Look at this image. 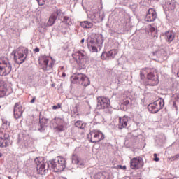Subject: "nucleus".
<instances>
[{"instance_id": "9", "label": "nucleus", "mask_w": 179, "mask_h": 179, "mask_svg": "<svg viewBox=\"0 0 179 179\" xmlns=\"http://www.w3.org/2000/svg\"><path fill=\"white\" fill-rule=\"evenodd\" d=\"M73 80H76L78 83H81L83 86H89L90 85V80L85 74H78L73 77Z\"/></svg>"}, {"instance_id": "20", "label": "nucleus", "mask_w": 179, "mask_h": 179, "mask_svg": "<svg viewBox=\"0 0 179 179\" xmlns=\"http://www.w3.org/2000/svg\"><path fill=\"white\" fill-rule=\"evenodd\" d=\"M56 129L57 131H59L60 132H62V131H65L66 129V126L65 125V123H62L57 124V126L56 127Z\"/></svg>"}, {"instance_id": "1", "label": "nucleus", "mask_w": 179, "mask_h": 179, "mask_svg": "<svg viewBox=\"0 0 179 179\" xmlns=\"http://www.w3.org/2000/svg\"><path fill=\"white\" fill-rule=\"evenodd\" d=\"M35 162L37 165V172L42 176L48 171V169H52L53 171L58 173L59 171H64L66 167V160L62 157H57L48 162L44 160L43 157H38L35 159Z\"/></svg>"}, {"instance_id": "15", "label": "nucleus", "mask_w": 179, "mask_h": 179, "mask_svg": "<svg viewBox=\"0 0 179 179\" xmlns=\"http://www.w3.org/2000/svg\"><path fill=\"white\" fill-rule=\"evenodd\" d=\"M131 118L128 116H124L123 117L119 118V124L118 128L119 129H122L124 128H127L128 127V124L130 121Z\"/></svg>"}, {"instance_id": "22", "label": "nucleus", "mask_w": 179, "mask_h": 179, "mask_svg": "<svg viewBox=\"0 0 179 179\" xmlns=\"http://www.w3.org/2000/svg\"><path fill=\"white\" fill-rule=\"evenodd\" d=\"M6 96V88L0 85V98L5 97Z\"/></svg>"}, {"instance_id": "36", "label": "nucleus", "mask_w": 179, "mask_h": 179, "mask_svg": "<svg viewBox=\"0 0 179 179\" xmlns=\"http://www.w3.org/2000/svg\"><path fill=\"white\" fill-rule=\"evenodd\" d=\"M173 107L176 108V110H178V108L177 107V105L176 104V101H173Z\"/></svg>"}, {"instance_id": "40", "label": "nucleus", "mask_w": 179, "mask_h": 179, "mask_svg": "<svg viewBox=\"0 0 179 179\" xmlns=\"http://www.w3.org/2000/svg\"><path fill=\"white\" fill-rule=\"evenodd\" d=\"M81 44H83V43H85V38H83L80 41Z\"/></svg>"}, {"instance_id": "21", "label": "nucleus", "mask_w": 179, "mask_h": 179, "mask_svg": "<svg viewBox=\"0 0 179 179\" xmlns=\"http://www.w3.org/2000/svg\"><path fill=\"white\" fill-rule=\"evenodd\" d=\"M87 45H88V48H89L90 51L91 52H98L97 48L96 46H94V45H93V44L90 45V43H87Z\"/></svg>"}, {"instance_id": "38", "label": "nucleus", "mask_w": 179, "mask_h": 179, "mask_svg": "<svg viewBox=\"0 0 179 179\" xmlns=\"http://www.w3.org/2000/svg\"><path fill=\"white\" fill-rule=\"evenodd\" d=\"M36 101V97H34L31 100V103H33Z\"/></svg>"}, {"instance_id": "19", "label": "nucleus", "mask_w": 179, "mask_h": 179, "mask_svg": "<svg viewBox=\"0 0 179 179\" xmlns=\"http://www.w3.org/2000/svg\"><path fill=\"white\" fill-rule=\"evenodd\" d=\"M55 20H57V15L52 14L48 21V26H52L55 23Z\"/></svg>"}, {"instance_id": "46", "label": "nucleus", "mask_w": 179, "mask_h": 179, "mask_svg": "<svg viewBox=\"0 0 179 179\" xmlns=\"http://www.w3.org/2000/svg\"><path fill=\"white\" fill-rule=\"evenodd\" d=\"M8 178L11 179V178H12V177H11V176H8Z\"/></svg>"}, {"instance_id": "43", "label": "nucleus", "mask_w": 179, "mask_h": 179, "mask_svg": "<svg viewBox=\"0 0 179 179\" xmlns=\"http://www.w3.org/2000/svg\"><path fill=\"white\" fill-rule=\"evenodd\" d=\"M100 44H103V40L100 41Z\"/></svg>"}, {"instance_id": "41", "label": "nucleus", "mask_w": 179, "mask_h": 179, "mask_svg": "<svg viewBox=\"0 0 179 179\" xmlns=\"http://www.w3.org/2000/svg\"><path fill=\"white\" fill-rule=\"evenodd\" d=\"M62 76H63V78H65L66 76V74L65 73H63Z\"/></svg>"}, {"instance_id": "13", "label": "nucleus", "mask_w": 179, "mask_h": 179, "mask_svg": "<svg viewBox=\"0 0 179 179\" xmlns=\"http://www.w3.org/2000/svg\"><path fill=\"white\" fill-rule=\"evenodd\" d=\"M14 117L16 120H19V118L22 117L23 115V107L20 105V103H16L14 106Z\"/></svg>"}, {"instance_id": "27", "label": "nucleus", "mask_w": 179, "mask_h": 179, "mask_svg": "<svg viewBox=\"0 0 179 179\" xmlns=\"http://www.w3.org/2000/svg\"><path fill=\"white\" fill-rule=\"evenodd\" d=\"M56 15L57 17H59V19H61L64 16V13L61 10H56Z\"/></svg>"}, {"instance_id": "29", "label": "nucleus", "mask_w": 179, "mask_h": 179, "mask_svg": "<svg viewBox=\"0 0 179 179\" xmlns=\"http://www.w3.org/2000/svg\"><path fill=\"white\" fill-rule=\"evenodd\" d=\"M36 1L40 6H43V5H45V3L47 2V0H36Z\"/></svg>"}, {"instance_id": "24", "label": "nucleus", "mask_w": 179, "mask_h": 179, "mask_svg": "<svg viewBox=\"0 0 179 179\" xmlns=\"http://www.w3.org/2000/svg\"><path fill=\"white\" fill-rule=\"evenodd\" d=\"M75 127H76L77 128H80V129H83L85 125L83 124L82 121L78 120L75 123Z\"/></svg>"}, {"instance_id": "31", "label": "nucleus", "mask_w": 179, "mask_h": 179, "mask_svg": "<svg viewBox=\"0 0 179 179\" xmlns=\"http://www.w3.org/2000/svg\"><path fill=\"white\" fill-rule=\"evenodd\" d=\"M58 108H61V104L58 103L57 106H53L52 109L53 110H58Z\"/></svg>"}, {"instance_id": "23", "label": "nucleus", "mask_w": 179, "mask_h": 179, "mask_svg": "<svg viewBox=\"0 0 179 179\" xmlns=\"http://www.w3.org/2000/svg\"><path fill=\"white\" fill-rule=\"evenodd\" d=\"M40 127H38V131L43 132L45 130V123L43 122V120H39Z\"/></svg>"}, {"instance_id": "33", "label": "nucleus", "mask_w": 179, "mask_h": 179, "mask_svg": "<svg viewBox=\"0 0 179 179\" xmlns=\"http://www.w3.org/2000/svg\"><path fill=\"white\" fill-rule=\"evenodd\" d=\"M154 160L155 162H159V160H160V159H159V157H157V154H154Z\"/></svg>"}, {"instance_id": "28", "label": "nucleus", "mask_w": 179, "mask_h": 179, "mask_svg": "<svg viewBox=\"0 0 179 179\" xmlns=\"http://www.w3.org/2000/svg\"><path fill=\"white\" fill-rule=\"evenodd\" d=\"M63 23H66V24H72V22H69V17L65 16L64 17Z\"/></svg>"}, {"instance_id": "6", "label": "nucleus", "mask_w": 179, "mask_h": 179, "mask_svg": "<svg viewBox=\"0 0 179 179\" xmlns=\"http://www.w3.org/2000/svg\"><path fill=\"white\" fill-rule=\"evenodd\" d=\"M75 55L78 57L77 62L80 69L86 68V64L87 62L86 59V53L83 51H78L75 53Z\"/></svg>"}, {"instance_id": "32", "label": "nucleus", "mask_w": 179, "mask_h": 179, "mask_svg": "<svg viewBox=\"0 0 179 179\" xmlns=\"http://www.w3.org/2000/svg\"><path fill=\"white\" fill-rule=\"evenodd\" d=\"M122 104H123L124 106H128V104H129V100L126 99V100L123 101Z\"/></svg>"}, {"instance_id": "37", "label": "nucleus", "mask_w": 179, "mask_h": 179, "mask_svg": "<svg viewBox=\"0 0 179 179\" xmlns=\"http://www.w3.org/2000/svg\"><path fill=\"white\" fill-rule=\"evenodd\" d=\"M34 52H40V48H35Z\"/></svg>"}, {"instance_id": "2", "label": "nucleus", "mask_w": 179, "mask_h": 179, "mask_svg": "<svg viewBox=\"0 0 179 179\" xmlns=\"http://www.w3.org/2000/svg\"><path fill=\"white\" fill-rule=\"evenodd\" d=\"M14 59L16 64H23L27 58V54H29V49L26 48H18L15 52H13Z\"/></svg>"}, {"instance_id": "26", "label": "nucleus", "mask_w": 179, "mask_h": 179, "mask_svg": "<svg viewBox=\"0 0 179 179\" xmlns=\"http://www.w3.org/2000/svg\"><path fill=\"white\" fill-rule=\"evenodd\" d=\"M9 125H10V123L6 120H3V124L1 125L2 129H8L9 128Z\"/></svg>"}, {"instance_id": "5", "label": "nucleus", "mask_w": 179, "mask_h": 179, "mask_svg": "<svg viewBox=\"0 0 179 179\" xmlns=\"http://www.w3.org/2000/svg\"><path fill=\"white\" fill-rule=\"evenodd\" d=\"M87 138L92 143H96L104 139V134H103V133L99 130H92L87 135Z\"/></svg>"}, {"instance_id": "42", "label": "nucleus", "mask_w": 179, "mask_h": 179, "mask_svg": "<svg viewBox=\"0 0 179 179\" xmlns=\"http://www.w3.org/2000/svg\"><path fill=\"white\" fill-rule=\"evenodd\" d=\"M176 159H178V157H179V154L176 155Z\"/></svg>"}, {"instance_id": "14", "label": "nucleus", "mask_w": 179, "mask_h": 179, "mask_svg": "<svg viewBox=\"0 0 179 179\" xmlns=\"http://www.w3.org/2000/svg\"><path fill=\"white\" fill-rule=\"evenodd\" d=\"M157 18V13L153 8H150L145 16V22H155Z\"/></svg>"}, {"instance_id": "8", "label": "nucleus", "mask_w": 179, "mask_h": 179, "mask_svg": "<svg viewBox=\"0 0 179 179\" xmlns=\"http://www.w3.org/2000/svg\"><path fill=\"white\" fill-rule=\"evenodd\" d=\"M110 107V99L104 96H99L97 98V108L100 109H106Z\"/></svg>"}, {"instance_id": "49", "label": "nucleus", "mask_w": 179, "mask_h": 179, "mask_svg": "<svg viewBox=\"0 0 179 179\" xmlns=\"http://www.w3.org/2000/svg\"><path fill=\"white\" fill-rule=\"evenodd\" d=\"M1 105H0V108H1Z\"/></svg>"}, {"instance_id": "3", "label": "nucleus", "mask_w": 179, "mask_h": 179, "mask_svg": "<svg viewBox=\"0 0 179 179\" xmlns=\"http://www.w3.org/2000/svg\"><path fill=\"white\" fill-rule=\"evenodd\" d=\"M12 72V64L9 60L3 57L0 59V76H6Z\"/></svg>"}, {"instance_id": "12", "label": "nucleus", "mask_w": 179, "mask_h": 179, "mask_svg": "<svg viewBox=\"0 0 179 179\" xmlns=\"http://www.w3.org/2000/svg\"><path fill=\"white\" fill-rule=\"evenodd\" d=\"M8 139H9V133L4 131L0 136V148H8L9 146V143H8Z\"/></svg>"}, {"instance_id": "48", "label": "nucleus", "mask_w": 179, "mask_h": 179, "mask_svg": "<svg viewBox=\"0 0 179 179\" xmlns=\"http://www.w3.org/2000/svg\"><path fill=\"white\" fill-rule=\"evenodd\" d=\"M123 169H125V166H124Z\"/></svg>"}, {"instance_id": "35", "label": "nucleus", "mask_w": 179, "mask_h": 179, "mask_svg": "<svg viewBox=\"0 0 179 179\" xmlns=\"http://www.w3.org/2000/svg\"><path fill=\"white\" fill-rule=\"evenodd\" d=\"M43 62H44V64L46 65V66H47V65H48V59H45L43 60Z\"/></svg>"}, {"instance_id": "4", "label": "nucleus", "mask_w": 179, "mask_h": 179, "mask_svg": "<svg viewBox=\"0 0 179 179\" xmlns=\"http://www.w3.org/2000/svg\"><path fill=\"white\" fill-rule=\"evenodd\" d=\"M163 107H164V100L159 99L154 103H150L148 106V110L150 113H152V114H156V113H159Z\"/></svg>"}, {"instance_id": "10", "label": "nucleus", "mask_w": 179, "mask_h": 179, "mask_svg": "<svg viewBox=\"0 0 179 179\" xmlns=\"http://www.w3.org/2000/svg\"><path fill=\"white\" fill-rule=\"evenodd\" d=\"M118 54V50L113 49L108 52H103L101 56V59H113Z\"/></svg>"}, {"instance_id": "16", "label": "nucleus", "mask_w": 179, "mask_h": 179, "mask_svg": "<svg viewBox=\"0 0 179 179\" xmlns=\"http://www.w3.org/2000/svg\"><path fill=\"white\" fill-rule=\"evenodd\" d=\"M72 163L73 164H77V166H85L86 162L85 161V159L79 158L78 155L73 154Z\"/></svg>"}, {"instance_id": "45", "label": "nucleus", "mask_w": 179, "mask_h": 179, "mask_svg": "<svg viewBox=\"0 0 179 179\" xmlns=\"http://www.w3.org/2000/svg\"><path fill=\"white\" fill-rule=\"evenodd\" d=\"M3 156L2 153L0 152V157Z\"/></svg>"}, {"instance_id": "17", "label": "nucleus", "mask_w": 179, "mask_h": 179, "mask_svg": "<svg viewBox=\"0 0 179 179\" xmlns=\"http://www.w3.org/2000/svg\"><path fill=\"white\" fill-rule=\"evenodd\" d=\"M176 37V34L173 31H168L165 33V38L168 43H171Z\"/></svg>"}, {"instance_id": "44", "label": "nucleus", "mask_w": 179, "mask_h": 179, "mask_svg": "<svg viewBox=\"0 0 179 179\" xmlns=\"http://www.w3.org/2000/svg\"><path fill=\"white\" fill-rule=\"evenodd\" d=\"M175 97H178V99H179V96L178 95H175Z\"/></svg>"}, {"instance_id": "34", "label": "nucleus", "mask_w": 179, "mask_h": 179, "mask_svg": "<svg viewBox=\"0 0 179 179\" xmlns=\"http://www.w3.org/2000/svg\"><path fill=\"white\" fill-rule=\"evenodd\" d=\"M150 31H151V33H153V32L156 31V28L150 27Z\"/></svg>"}, {"instance_id": "47", "label": "nucleus", "mask_w": 179, "mask_h": 179, "mask_svg": "<svg viewBox=\"0 0 179 179\" xmlns=\"http://www.w3.org/2000/svg\"><path fill=\"white\" fill-rule=\"evenodd\" d=\"M96 43H99V38H96Z\"/></svg>"}, {"instance_id": "25", "label": "nucleus", "mask_w": 179, "mask_h": 179, "mask_svg": "<svg viewBox=\"0 0 179 179\" xmlns=\"http://www.w3.org/2000/svg\"><path fill=\"white\" fill-rule=\"evenodd\" d=\"M95 179H110V178H106L104 174L98 173L95 175Z\"/></svg>"}, {"instance_id": "39", "label": "nucleus", "mask_w": 179, "mask_h": 179, "mask_svg": "<svg viewBox=\"0 0 179 179\" xmlns=\"http://www.w3.org/2000/svg\"><path fill=\"white\" fill-rule=\"evenodd\" d=\"M49 66L50 68H52V66H54V62L50 63Z\"/></svg>"}, {"instance_id": "18", "label": "nucleus", "mask_w": 179, "mask_h": 179, "mask_svg": "<svg viewBox=\"0 0 179 179\" xmlns=\"http://www.w3.org/2000/svg\"><path fill=\"white\" fill-rule=\"evenodd\" d=\"M80 26L83 27V29H92V27H93V23L89 21H84L80 23Z\"/></svg>"}, {"instance_id": "30", "label": "nucleus", "mask_w": 179, "mask_h": 179, "mask_svg": "<svg viewBox=\"0 0 179 179\" xmlns=\"http://www.w3.org/2000/svg\"><path fill=\"white\" fill-rule=\"evenodd\" d=\"M140 76H141V79H144L145 78V69H143L141 71Z\"/></svg>"}, {"instance_id": "11", "label": "nucleus", "mask_w": 179, "mask_h": 179, "mask_svg": "<svg viewBox=\"0 0 179 179\" xmlns=\"http://www.w3.org/2000/svg\"><path fill=\"white\" fill-rule=\"evenodd\" d=\"M147 79L149 86H157L159 85V78L153 73H148L147 74Z\"/></svg>"}, {"instance_id": "7", "label": "nucleus", "mask_w": 179, "mask_h": 179, "mask_svg": "<svg viewBox=\"0 0 179 179\" xmlns=\"http://www.w3.org/2000/svg\"><path fill=\"white\" fill-rule=\"evenodd\" d=\"M143 159L141 157H134L130 160V167L133 170H140L143 167Z\"/></svg>"}]
</instances>
